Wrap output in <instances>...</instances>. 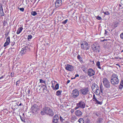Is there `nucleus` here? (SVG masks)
Wrapping results in <instances>:
<instances>
[{"mask_svg": "<svg viewBox=\"0 0 123 123\" xmlns=\"http://www.w3.org/2000/svg\"><path fill=\"white\" fill-rule=\"evenodd\" d=\"M11 45L13 46L15 44V42H10Z\"/></svg>", "mask_w": 123, "mask_h": 123, "instance_id": "obj_35", "label": "nucleus"}, {"mask_svg": "<svg viewBox=\"0 0 123 123\" xmlns=\"http://www.w3.org/2000/svg\"><path fill=\"white\" fill-rule=\"evenodd\" d=\"M60 1H61V0H58L56 1L55 2V3H58V4H60Z\"/></svg>", "mask_w": 123, "mask_h": 123, "instance_id": "obj_45", "label": "nucleus"}, {"mask_svg": "<svg viewBox=\"0 0 123 123\" xmlns=\"http://www.w3.org/2000/svg\"><path fill=\"white\" fill-rule=\"evenodd\" d=\"M82 113L79 110L76 111L75 112V114L78 117H80L82 115Z\"/></svg>", "mask_w": 123, "mask_h": 123, "instance_id": "obj_15", "label": "nucleus"}, {"mask_svg": "<svg viewBox=\"0 0 123 123\" xmlns=\"http://www.w3.org/2000/svg\"><path fill=\"white\" fill-rule=\"evenodd\" d=\"M106 40L105 39H104V40H103L102 41H106Z\"/></svg>", "mask_w": 123, "mask_h": 123, "instance_id": "obj_60", "label": "nucleus"}, {"mask_svg": "<svg viewBox=\"0 0 123 123\" xmlns=\"http://www.w3.org/2000/svg\"><path fill=\"white\" fill-rule=\"evenodd\" d=\"M110 81L112 84L114 85L117 84L119 82V80L117 76L115 74H113L111 77Z\"/></svg>", "mask_w": 123, "mask_h": 123, "instance_id": "obj_2", "label": "nucleus"}, {"mask_svg": "<svg viewBox=\"0 0 123 123\" xmlns=\"http://www.w3.org/2000/svg\"><path fill=\"white\" fill-rule=\"evenodd\" d=\"M92 90L95 91V93L96 94H98L100 93V92L98 89V85L95 83H93L92 86Z\"/></svg>", "mask_w": 123, "mask_h": 123, "instance_id": "obj_6", "label": "nucleus"}, {"mask_svg": "<svg viewBox=\"0 0 123 123\" xmlns=\"http://www.w3.org/2000/svg\"><path fill=\"white\" fill-rule=\"evenodd\" d=\"M40 113L42 115H44L46 114L51 116H53L54 115L53 112L52 110L48 107L43 108Z\"/></svg>", "mask_w": 123, "mask_h": 123, "instance_id": "obj_1", "label": "nucleus"}, {"mask_svg": "<svg viewBox=\"0 0 123 123\" xmlns=\"http://www.w3.org/2000/svg\"><path fill=\"white\" fill-rule=\"evenodd\" d=\"M30 50V48L27 47H25L23 48L21 51V53L23 54H25L26 51Z\"/></svg>", "mask_w": 123, "mask_h": 123, "instance_id": "obj_12", "label": "nucleus"}, {"mask_svg": "<svg viewBox=\"0 0 123 123\" xmlns=\"http://www.w3.org/2000/svg\"><path fill=\"white\" fill-rule=\"evenodd\" d=\"M92 100L95 104L101 105L103 103L102 99L99 98H97L94 94L93 96Z\"/></svg>", "mask_w": 123, "mask_h": 123, "instance_id": "obj_3", "label": "nucleus"}, {"mask_svg": "<svg viewBox=\"0 0 123 123\" xmlns=\"http://www.w3.org/2000/svg\"><path fill=\"white\" fill-rule=\"evenodd\" d=\"M102 12L104 13V14L106 15H109L110 14V13L108 11H106V12H104V11H103Z\"/></svg>", "mask_w": 123, "mask_h": 123, "instance_id": "obj_30", "label": "nucleus"}, {"mask_svg": "<svg viewBox=\"0 0 123 123\" xmlns=\"http://www.w3.org/2000/svg\"><path fill=\"white\" fill-rule=\"evenodd\" d=\"M23 115L24 116V114L23 113Z\"/></svg>", "mask_w": 123, "mask_h": 123, "instance_id": "obj_64", "label": "nucleus"}, {"mask_svg": "<svg viewBox=\"0 0 123 123\" xmlns=\"http://www.w3.org/2000/svg\"><path fill=\"white\" fill-rule=\"evenodd\" d=\"M75 77H77L79 76L78 74H76L75 75Z\"/></svg>", "mask_w": 123, "mask_h": 123, "instance_id": "obj_53", "label": "nucleus"}, {"mask_svg": "<svg viewBox=\"0 0 123 123\" xmlns=\"http://www.w3.org/2000/svg\"><path fill=\"white\" fill-rule=\"evenodd\" d=\"M4 15L3 10H0V16H3Z\"/></svg>", "mask_w": 123, "mask_h": 123, "instance_id": "obj_28", "label": "nucleus"}, {"mask_svg": "<svg viewBox=\"0 0 123 123\" xmlns=\"http://www.w3.org/2000/svg\"><path fill=\"white\" fill-rule=\"evenodd\" d=\"M103 119L102 118H99V119L98 121L99 122H101L102 121H103Z\"/></svg>", "mask_w": 123, "mask_h": 123, "instance_id": "obj_44", "label": "nucleus"}, {"mask_svg": "<svg viewBox=\"0 0 123 123\" xmlns=\"http://www.w3.org/2000/svg\"><path fill=\"white\" fill-rule=\"evenodd\" d=\"M22 105L21 103L18 105V106H21V105Z\"/></svg>", "mask_w": 123, "mask_h": 123, "instance_id": "obj_57", "label": "nucleus"}, {"mask_svg": "<svg viewBox=\"0 0 123 123\" xmlns=\"http://www.w3.org/2000/svg\"><path fill=\"white\" fill-rule=\"evenodd\" d=\"M73 67L69 64H67L66 66L65 69L69 71H72L73 70Z\"/></svg>", "mask_w": 123, "mask_h": 123, "instance_id": "obj_13", "label": "nucleus"}, {"mask_svg": "<svg viewBox=\"0 0 123 123\" xmlns=\"http://www.w3.org/2000/svg\"><path fill=\"white\" fill-rule=\"evenodd\" d=\"M105 32L104 33V34L107 35V33H108V32L105 30Z\"/></svg>", "mask_w": 123, "mask_h": 123, "instance_id": "obj_48", "label": "nucleus"}, {"mask_svg": "<svg viewBox=\"0 0 123 123\" xmlns=\"http://www.w3.org/2000/svg\"><path fill=\"white\" fill-rule=\"evenodd\" d=\"M0 10H3V9L2 6H0Z\"/></svg>", "mask_w": 123, "mask_h": 123, "instance_id": "obj_51", "label": "nucleus"}, {"mask_svg": "<svg viewBox=\"0 0 123 123\" xmlns=\"http://www.w3.org/2000/svg\"><path fill=\"white\" fill-rule=\"evenodd\" d=\"M94 51H96V52H99V46H93L92 47Z\"/></svg>", "mask_w": 123, "mask_h": 123, "instance_id": "obj_16", "label": "nucleus"}, {"mask_svg": "<svg viewBox=\"0 0 123 123\" xmlns=\"http://www.w3.org/2000/svg\"><path fill=\"white\" fill-rule=\"evenodd\" d=\"M46 85H43V92L46 93L48 92L47 90V88L46 86Z\"/></svg>", "mask_w": 123, "mask_h": 123, "instance_id": "obj_17", "label": "nucleus"}, {"mask_svg": "<svg viewBox=\"0 0 123 123\" xmlns=\"http://www.w3.org/2000/svg\"><path fill=\"white\" fill-rule=\"evenodd\" d=\"M70 82V80H68L67 81V84H68V83H69Z\"/></svg>", "mask_w": 123, "mask_h": 123, "instance_id": "obj_54", "label": "nucleus"}, {"mask_svg": "<svg viewBox=\"0 0 123 123\" xmlns=\"http://www.w3.org/2000/svg\"><path fill=\"white\" fill-rule=\"evenodd\" d=\"M60 119L61 121L63 122L64 120V119L62 118V117L61 116H60Z\"/></svg>", "mask_w": 123, "mask_h": 123, "instance_id": "obj_42", "label": "nucleus"}, {"mask_svg": "<svg viewBox=\"0 0 123 123\" xmlns=\"http://www.w3.org/2000/svg\"><path fill=\"white\" fill-rule=\"evenodd\" d=\"M100 92L103 94V87L102 85H101L100 86Z\"/></svg>", "mask_w": 123, "mask_h": 123, "instance_id": "obj_22", "label": "nucleus"}, {"mask_svg": "<svg viewBox=\"0 0 123 123\" xmlns=\"http://www.w3.org/2000/svg\"><path fill=\"white\" fill-rule=\"evenodd\" d=\"M20 119L23 122H25V119L23 117H22L21 116H20Z\"/></svg>", "mask_w": 123, "mask_h": 123, "instance_id": "obj_32", "label": "nucleus"}, {"mask_svg": "<svg viewBox=\"0 0 123 123\" xmlns=\"http://www.w3.org/2000/svg\"><path fill=\"white\" fill-rule=\"evenodd\" d=\"M10 42V37L9 36L8 37L6 38V41L4 43L3 45L4 47H5L6 46H7L9 44Z\"/></svg>", "mask_w": 123, "mask_h": 123, "instance_id": "obj_14", "label": "nucleus"}, {"mask_svg": "<svg viewBox=\"0 0 123 123\" xmlns=\"http://www.w3.org/2000/svg\"><path fill=\"white\" fill-rule=\"evenodd\" d=\"M120 38L123 39V32L121 33L120 35Z\"/></svg>", "mask_w": 123, "mask_h": 123, "instance_id": "obj_40", "label": "nucleus"}, {"mask_svg": "<svg viewBox=\"0 0 123 123\" xmlns=\"http://www.w3.org/2000/svg\"><path fill=\"white\" fill-rule=\"evenodd\" d=\"M95 115H96V116H97L98 117V115L97 114V113H96L95 114Z\"/></svg>", "mask_w": 123, "mask_h": 123, "instance_id": "obj_59", "label": "nucleus"}, {"mask_svg": "<svg viewBox=\"0 0 123 123\" xmlns=\"http://www.w3.org/2000/svg\"><path fill=\"white\" fill-rule=\"evenodd\" d=\"M31 109L32 112L35 113L39 110V107L36 104H34L31 107Z\"/></svg>", "mask_w": 123, "mask_h": 123, "instance_id": "obj_8", "label": "nucleus"}, {"mask_svg": "<svg viewBox=\"0 0 123 123\" xmlns=\"http://www.w3.org/2000/svg\"><path fill=\"white\" fill-rule=\"evenodd\" d=\"M20 83V81H17L16 82V86H17Z\"/></svg>", "mask_w": 123, "mask_h": 123, "instance_id": "obj_43", "label": "nucleus"}, {"mask_svg": "<svg viewBox=\"0 0 123 123\" xmlns=\"http://www.w3.org/2000/svg\"><path fill=\"white\" fill-rule=\"evenodd\" d=\"M80 91L82 95H86L89 93V90L87 87H84L80 89Z\"/></svg>", "mask_w": 123, "mask_h": 123, "instance_id": "obj_5", "label": "nucleus"}, {"mask_svg": "<svg viewBox=\"0 0 123 123\" xmlns=\"http://www.w3.org/2000/svg\"><path fill=\"white\" fill-rule=\"evenodd\" d=\"M74 109H71V113H73L74 112Z\"/></svg>", "mask_w": 123, "mask_h": 123, "instance_id": "obj_49", "label": "nucleus"}, {"mask_svg": "<svg viewBox=\"0 0 123 123\" xmlns=\"http://www.w3.org/2000/svg\"><path fill=\"white\" fill-rule=\"evenodd\" d=\"M40 80V83H44V85H46V81L44 80H43L42 79H40L39 80Z\"/></svg>", "mask_w": 123, "mask_h": 123, "instance_id": "obj_24", "label": "nucleus"}, {"mask_svg": "<svg viewBox=\"0 0 123 123\" xmlns=\"http://www.w3.org/2000/svg\"><path fill=\"white\" fill-rule=\"evenodd\" d=\"M77 59L79 60L80 62L81 63H82L83 62V59L79 55H78L77 56Z\"/></svg>", "mask_w": 123, "mask_h": 123, "instance_id": "obj_18", "label": "nucleus"}, {"mask_svg": "<svg viewBox=\"0 0 123 123\" xmlns=\"http://www.w3.org/2000/svg\"><path fill=\"white\" fill-rule=\"evenodd\" d=\"M119 7H121V5H119Z\"/></svg>", "mask_w": 123, "mask_h": 123, "instance_id": "obj_62", "label": "nucleus"}, {"mask_svg": "<svg viewBox=\"0 0 123 123\" xmlns=\"http://www.w3.org/2000/svg\"><path fill=\"white\" fill-rule=\"evenodd\" d=\"M31 14L33 16H35L37 14L35 11H32L31 12Z\"/></svg>", "mask_w": 123, "mask_h": 123, "instance_id": "obj_27", "label": "nucleus"}, {"mask_svg": "<svg viewBox=\"0 0 123 123\" xmlns=\"http://www.w3.org/2000/svg\"><path fill=\"white\" fill-rule=\"evenodd\" d=\"M5 76L4 75H2V76L0 78V80L2 79V78H3Z\"/></svg>", "mask_w": 123, "mask_h": 123, "instance_id": "obj_52", "label": "nucleus"}, {"mask_svg": "<svg viewBox=\"0 0 123 123\" xmlns=\"http://www.w3.org/2000/svg\"><path fill=\"white\" fill-rule=\"evenodd\" d=\"M52 122L53 123H54V117H53Z\"/></svg>", "mask_w": 123, "mask_h": 123, "instance_id": "obj_55", "label": "nucleus"}, {"mask_svg": "<svg viewBox=\"0 0 123 123\" xmlns=\"http://www.w3.org/2000/svg\"><path fill=\"white\" fill-rule=\"evenodd\" d=\"M72 97L74 98L77 97L79 95L78 91L76 89L74 90L72 93Z\"/></svg>", "mask_w": 123, "mask_h": 123, "instance_id": "obj_10", "label": "nucleus"}, {"mask_svg": "<svg viewBox=\"0 0 123 123\" xmlns=\"http://www.w3.org/2000/svg\"><path fill=\"white\" fill-rule=\"evenodd\" d=\"M56 116H57V118H55L54 117V123H57L58 121V120L59 118L58 115H56Z\"/></svg>", "mask_w": 123, "mask_h": 123, "instance_id": "obj_21", "label": "nucleus"}, {"mask_svg": "<svg viewBox=\"0 0 123 123\" xmlns=\"http://www.w3.org/2000/svg\"><path fill=\"white\" fill-rule=\"evenodd\" d=\"M78 122L80 123H84V121L83 119L82 118H80L79 119L78 121Z\"/></svg>", "mask_w": 123, "mask_h": 123, "instance_id": "obj_26", "label": "nucleus"}, {"mask_svg": "<svg viewBox=\"0 0 123 123\" xmlns=\"http://www.w3.org/2000/svg\"><path fill=\"white\" fill-rule=\"evenodd\" d=\"M76 105L77 106L82 109L84 108L85 107V104L82 101H80L78 103H76Z\"/></svg>", "mask_w": 123, "mask_h": 123, "instance_id": "obj_9", "label": "nucleus"}, {"mask_svg": "<svg viewBox=\"0 0 123 123\" xmlns=\"http://www.w3.org/2000/svg\"><path fill=\"white\" fill-rule=\"evenodd\" d=\"M121 3H123V0H121Z\"/></svg>", "mask_w": 123, "mask_h": 123, "instance_id": "obj_58", "label": "nucleus"}, {"mask_svg": "<svg viewBox=\"0 0 123 123\" xmlns=\"http://www.w3.org/2000/svg\"><path fill=\"white\" fill-rule=\"evenodd\" d=\"M30 90H28V92H28V93L29 94L30 93Z\"/></svg>", "mask_w": 123, "mask_h": 123, "instance_id": "obj_56", "label": "nucleus"}, {"mask_svg": "<svg viewBox=\"0 0 123 123\" xmlns=\"http://www.w3.org/2000/svg\"><path fill=\"white\" fill-rule=\"evenodd\" d=\"M54 117H55V118H57V116H56V115L55 116H54Z\"/></svg>", "mask_w": 123, "mask_h": 123, "instance_id": "obj_61", "label": "nucleus"}, {"mask_svg": "<svg viewBox=\"0 0 123 123\" xmlns=\"http://www.w3.org/2000/svg\"><path fill=\"white\" fill-rule=\"evenodd\" d=\"M32 37L31 35H29L28 36V39L29 40L30 39H31L32 38Z\"/></svg>", "mask_w": 123, "mask_h": 123, "instance_id": "obj_33", "label": "nucleus"}, {"mask_svg": "<svg viewBox=\"0 0 123 123\" xmlns=\"http://www.w3.org/2000/svg\"><path fill=\"white\" fill-rule=\"evenodd\" d=\"M72 120H75L77 119V117L75 116H73L71 118Z\"/></svg>", "mask_w": 123, "mask_h": 123, "instance_id": "obj_31", "label": "nucleus"}, {"mask_svg": "<svg viewBox=\"0 0 123 123\" xmlns=\"http://www.w3.org/2000/svg\"><path fill=\"white\" fill-rule=\"evenodd\" d=\"M51 83L52 84V85L51 87L53 89H54V86L53 85V82L52 81H51Z\"/></svg>", "mask_w": 123, "mask_h": 123, "instance_id": "obj_47", "label": "nucleus"}, {"mask_svg": "<svg viewBox=\"0 0 123 123\" xmlns=\"http://www.w3.org/2000/svg\"><path fill=\"white\" fill-rule=\"evenodd\" d=\"M18 9H19L20 11L22 12H23L24 11V8H18Z\"/></svg>", "mask_w": 123, "mask_h": 123, "instance_id": "obj_37", "label": "nucleus"}, {"mask_svg": "<svg viewBox=\"0 0 123 123\" xmlns=\"http://www.w3.org/2000/svg\"><path fill=\"white\" fill-rule=\"evenodd\" d=\"M59 84H57L55 86V89L56 90H58L59 89Z\"/></svg>", "mask_w": 123, "mask_h": 123, "instance_id": "obj_29", "label": "nucleus"}, {"mask_svg": "<svg viewBox=\"0 0 123 123\" xmlns=\"http://www.w3.org/2000/svg\"><path fill=\"white\" fill-rule=\"evenodd\" d=\"M81 47L82 49L86 50L89 49V47L86 42H85L81 43Z\"/></svg>", "mask_w": 123, "mask_h": 123, "instance_id": "obj_7", "label": "nucleus"}, {"mask_svg": "<svg viewBox=\"0 0 123 123\" xmlns=\"http://www.w3.org/2000/svg\"><path fill=\"white\" fill-rule=\"evenodd\" d=\"M96 65L98 66V68L100 69H101V68L100 66V63L99 62H97L96 63Z\"/></svg>", "mask_w": 123, "mask_h": 123, "instance_id": "obj_23", "label": "nucleus"}, {"mask_svg": "<svg viewBox=\"0 0 123 123\" xmlns=\"http://www.w3.org/2000/svg\"><path fill=\"white\" fill-rule=\"evenodd\" d=\"M7 24V22L6 21H4L3 23V26H5Z\"/></svg>", "mask_w": 123, "mask_h": 123, "instance_id": "obj_41", "label": "nucleus"}, {"mask_svg": "<svg viewBox=\"0 0 123 123\" xmlns=\"http://www.w3.org/2000/svg\"><path fill=\"white\" fill-rule=\"evenodd\" d=\"M123 52V50H122L121 51V52Z\"/></svg>", "mask_w": 123, "mask_h": 123, "instance_id": "obj_63", "label": "nucleus"}, {"mask_svg": "<svg viewBox=\"0 0 123 123\" xmlns=\"http://www.w3.org/2000/svg\"><path fill=\"white\" fill-rule=\"evenodd\" d=\"M23 29L22 27H20L19 28L17 32V34H19L21 32Z\"/></svg>", "mask_w": 123, "mask_h": 123, "instance_id": "obj_19", "label": "nucleus"}, {"mask_svg": "<svg viewBox=\"0 0 123 123\" xmlns=\"http://www.w3.org/2000/svg\"><path fill=\"white\" fill-rule=\"evenodd\" d=\"M120 87L121 88H121H122L123 87V82L122 81L120 83Z\"/></svg>", "mask_w": 123, "mask_h": 123, "instance_id": "obj_38", "label": "nucleus"}, {"mask_svg": "<svg viewBox=\"0 0 123 123\" xmlns=\"http://www.w3.org/2000/svg\"><path fill=\"white\" fill-rule=\"evenodd\" d=\"M68 20V19H66L65 21L62 22V23L63 24H65L67 23Z\"/></svg>", "mask_w": 123, "mask_h": 123, "instance_id": "obj_36", "label": "nucleus"}, {"mask_svg": "<svg viewBox=\"0 0 123 123\" xmlns=\"http://www.w3.org/2000/svg\"><path fill=\"white\" fill-rule=\"evenodd\" d=\"M96 18L98 20H101L102 19V18L100 17L97 16L96 17Z\"/></svg>", "mask_w": 123, "mask_h": 123, "instance_id": "obj_39", "label": "nucleus"}, {"mask_svg": "<svg viewBox=\"0 0 123 123\" xmlns=\"http://www.w3.org/2000/svg\"><path fill=\"white\" fill-rule=\"evenodd\" d=\"M11 53L12 55H13L14 54V51L16 50V49L14 48H11Z\"/></svg>", "mask_w": 123, "mask_h": 123, "instance_id": "obj_20", "label": "nucleus"}, {"mask_svg": "<svg viewBox=\"0 0 123 123\" xmlns=\"http://www.w3.org/2000/svg\"><path fill=\"white\" fill-rule=\"evenodd\" d=\"M9 33V32H7L5 34V36L6 38V37H7L8 36V35Z\"/></svg>", "mask_w": 123, "mask_h": 123, "instance_id": "obj_46", "label": "nucleus"}, {"mask_svg": "<svg viewBox=\"0 0 123 123\" xmlns=\"http://www.w3.org/2000/svg\"><path fill=\"white\" fill-rule=\"evenodd\" d=\"M55 7H56V8L58 7L60 5V4H58L55 3Z\"/></svg>", "mask_w": 123, "mask_h": 123, "instance_id": "obj_34", "label": "nucleus"}, {"mask_svg": "<svg viewBox=\"0 0 123 123\" xmlns=\"http://www.w3.org/2000/svg\"><path fill=\"white\" fill-rule=\"evenodd\" d=\"M62 92V91L58 90L56 92V94L57 96H59L61 95V93Z\"/></svg>", "mask_w": 123, "mask_h": 123, "instance_id": "obj_25", "label": "nucleus"}, {"mask_svg": "<svg viewBox=\"0 0 123 123\" xmlns=\"http://www.w3.org/2000/svg\"><path fill=\"white\" fill-rule=\"evenodd\" d=\"M79 108H80V107H79V106H77L76 107H75V108H74V109H75V110H76V109H78Z\"/></svg>", "mask_w": 123, "mask_h": 123, "instance_id": "obj_50", "label": "nucleus"}, {"mask_svg": "<svg viewBox=\"0 0 123 123\" xmlns=\"http://www.w3.org/2000/svg\"><path fill=\"white\" fill-rule=\"evenodd\" d=\"M103 82L105 87L107 88L110 87V82L108 79L106 78H104L103 79Z\"/></svg>", "mask_w": 123, "mask_h": 123, "instance_id": "obj_4", "label": "nucleus"}, {"mask_svg": "<svg viewBox=\"0 0 123 123\" xmlns=\"http://www.w3.org/2000/svg\"><path fill=\"white\" fill-rule=\"evenodd\" d=\"M95 72L92 68H90L88 69V75L90 77L92 76L95 74Z\"/></svg>", "mask_w": 123, "mask_h": 123, "instance_id": "obj_11", "label": "nucleus"}]
</instances>
